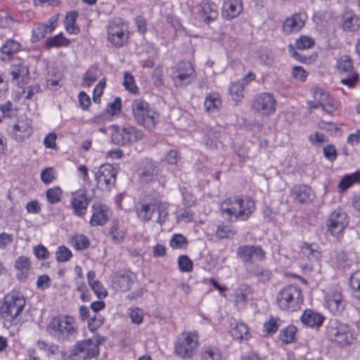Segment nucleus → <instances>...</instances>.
<instances>
[{
  "label": "nucleus",
  "instance_id": "f257e3e1",
  "mask_svg": "<svg viewBox=\"0 0 360 360\" xmlns=\"http://www.w3.org/2000/svg\"><path fill=\"white\" fill-rule=\"evenodd\" d=\"M220 210L229 221H246L254 212L255 203L247 196L230 197L221 203Z\"/></svg>",
  "mask_w": 360,
  "mask_h": 360
},
{
  "label": "nucleus",
  "instance_id": "f03ea898",
  "mask_svg": "<svg viewBox=\"0 0 360 360\" xmlns=\"http://www.w3.org/2000/svg\"><path fill=\"white\" fill-rule=\"evenodd\" d=\"M47 330L52 337L63 342L75 339L77 333L74 319L69 316L52 319Z\"/></svg>",
  "mask_w": 360,
  "mask_h": 360
},
{
  "label": "nucleus",
  "instance_id": "7ed1b4c3",
  "mask_svg": "<svg viewBox=\"0 0 360 360\" xmlns=\"http://www.w3.org/2000/svg\"><path fill=\"white\" fill-rule=\"evenodd\" d=\"M276 302L280 309L288 312L300 309L303 303V295L300 287L296 285H288L277 294Z\"/></svg>",
  "mask_w": 360,
  "mask_h": 360
},
{
  "label": "nucleus",
  "instance_id": "20e7f679",
  "mask_svg": "<svg viewBox=\"0 0 360 360\" xmlns=\"http://www.w3.org/2000/svg\"><path fill=\"white\" fill-rule=\"evenodd\" d=\"M131 110L138 124L148 130L155 127L158 114L146 101L141 99L134 100L131 104Z\"/></svg>",
  "mask_w": 360,
  "mask_h": 360
},
{
  "label": "nucleus",
  "instance_id": "39448f33",
  "mask_svg": "<svg viewBox=\"0 0 360 360\" xmlns=\"http://www.w3.org/2000/svg\"><path fill=\"white\" fill-rule=\"evenodd\" d=\"M199 345L196 332L184 331L174 342V353L182 359L192 358Z\"/></svg>",
  "mask_w": 360,
  "mask_h": 360
},
{
  "label": "nucleus",
  "instance_id": "423d86ee",
  "mask_svg": "<svg viewBox=\"0 0 360 360\" xmlns=\"http://www.w3.org/2000/svg\"><path fill=\"white\" fill-rule=\"evenodd\" d=\"M25 300L19 292L13 291L5 297L4 303L0 307L3 317L13 321L23 310Z\"/></svg>",
  "mask_w": 360,
  "mask_h": 360
},
{
  "label": "nucleus",
  "instance_id": "0eeeda50",
  "mask_svg": "<svg viewBox=\"0 0 360 360\" xmlns=\"http://www.w3.org/2000/svg\"><path fill=\"white\" fill-rule=\"evenodd\" d=\"M112 130L111 134L112 142L119 146L136 142L141 140L144 136L143 131L136 129L133 126H127L120 128L117 125L111 127Z\"/></svg>",
  "mask_w": 360,
  "mask_h": 360
},
{
  "label": "nucleus",
  "instance_id": "6e6552de",
  "mask_svg": "<svg viewBox=\"0 0 360 360\" xmlns=\"http://www.w3.org/2000/svg\"><path fill=\"white\" fill-rule=\"evenodd\" d=\"M328 334L330 340L341 347L353 344L356 340L351 328L342 323H337L335 326L330 327Z\"/></svg>",
  "mask_w": 360,
  "mask_h": 360
},
{
  "label": "nucleus",
  "instance_id": "1a4fd4ad",
  "mask_svg": "<svg viewBox=\"0 0 360 360\" xmlns=\"http://www.w3.org/2000/svg\"><path fill=\"white\" fill-rule=\"evenodd\" d=\"M99 353L98 342L92 339L78 342L72 351V356L75 360H88L97 356Z\"/></svg>",
  "mask_w": 360,
  "mask_h": 360
},
{
  "label": "nucleus",
  "instance_id": "9d476101",
  "mask_svg": "<svg viewBox=\"0 0 360 360\" xmlns=\"http://www.w3.org/2000/svg\"><path fill=\"white\" fill-rule=\"evenodd\" d=\"M108 38L115 47L122 46L128 39L127 27L120 19L111 21L108 25Z\"/></svg>",
  "mask_w": 360,
  "mask_h": 360
},
{
  "label": "nucleus",
  "instance_id": "9b49d317",
  "mask_svg": "<svg viewBox=\"0 0 360 360\" xmlns=\"http://www.w3.org/2000/svg\"><path fill=\"white\" fill-rule=\"evenodd\" d=\"M276 105V101L272 94L262 93L255 98L252 108L262 116H269L275 112Z\"/></svg>",
  "mask_w": 360,
  "mask_h": 360
},
{
  "label": "nucleus",
  "instance_id": "f8f14e48",
  "mask_svg": "<svg viewBox=\"0 0 360 360\" xmlns=\"http://www.w3.org/2000/svg\"><path fill=\"white\" fill-rule=\"evenodd\" d=\"M195 77V70L190 62L181 61L174 69L173 80L176 86L191 82Z\"/></svg>",
  "mask_w": 360,
  "mask_h": 360
},
{
  "label": "nucleus",
  "instance_id": "ddd939ff",
  "mask_svg": "<svg viewBox=\"0 0 360 360\" xmlns=\"http://www.w3.org/2000/svg\"><path fill=\"white\" fill-rule=\"evenodd\" d=\"M349 219L347 213L338 208L329 216L327 226L328 231L333 236L340 233L347 226Z\"/></svg>",
  "mask_w": 360,
  "mask_h": 360
},
{
  "label": "nucleus",
  "instance_id": "4468645a",
  "mask_svg": "<svg viewBox=\"0 0 360 360\" xmlns=\"http://www.w3.org/2000/svg\"><path fill=\"white\" fill-rule=\"evenodd\" d=\"M338 70L341 74H346V77L341 78V82L348 86H353L358 79V75L353 71L352 58L348 56H343L338 62Z\"/></svg>",
  "mask_w": 360,
  "mask_h": 360
},
{
  "label": "nucleus",
  "instance_id": "2eb2a0df",
  "mask_svg": "<svg viewBox=\"0 0 360 360\" xmlns=\"http://www.w3.org/2000/svg\"><path fill=\"white\" fill-rule=\"evenodd\" d=\"M117 171L110 164H103L95 172V178L98 184L108 188L116 181Z\"/></svg>",
  "mask_w": 360,
  "mask_h": 360
},
{
  "label": "nucleus",
  "instance_id": "dca6fc26",
  "mask_svg": "<svg viewBox=\"0 0 360 360\" xmlns=\"http://www.w3.org/2000/svg\"><path fill=\"white\" fill-rule=\"evenodd\" d=\"M307 15L304 12H298L287 18L283 23V32L287 34L300 31L305 25Z\"/></svg>",
  "mask_w": 360,
  "mask_h": 360
},
{
  "label": "nucleus",
  "instance_id": "f3484780",
  "mask_svg": "<svg viewBox=\"0 0 360 360\" xmlns=\"http://www.w3.org/2000/svg\"><path fill=\"white\" fill-rule=\"evenodd\" d=\"M32 133V122L27 117H20L13 126L11 134L18 141L29 138Z\"/></svg>",
  "mask_w": 360,
  "mask_h": 360
},
{
  "label": "nucleus",
  "instance_id": "a211bd4d",
  "mask_svg": "<svg viewBox=\"0 0 360 360\" xmlns=\"http://www.w3.org/2000/svg\"><path fill=\"white\" fill-rule=\"evenodd\" d=\"M135 278L136 276L131 271L123 269L114 274L112 281L117 289L126 292L130 290Z\"/></svg>",
  "mask_w": 360,
  "mask_h": 360
},
{
  "label": "nucleus",
  "instance_id": "6ab92c4d",
  "mask_svg": "<svg viewBox=\"0 0 360 360\" xmlns=\"http://www.w3.org/2000/svg\"><path fill=\"white\" fill-rule=\"evenodd\" d=\"M238 257L244 262H251L253 259L262 261L265 258V252L259 246L243 245L238 250Z\"/></svg>",
  "mask_w": 360,
  "mask_h": 360
},
{
  "label": "nucleus",
  "instance_id": "aec40b11",
  "mask_svg": "<svg viewBox=\"0 0 360 360\" xmlns=\"http://www.w3.org/2000/svg\"><path fill=\"white\" fill-rule=\"evenodd\" d=\"M93 214L90 220L91 226H103L104 225L110 215V210L105 205L100 203H94L92 205Z\"/></svg>",
  "mask_w": 360,
  "mask_h": 360
},
{
  "label": "nucleus",
  "instance_id": "412c9836",
  "mask_svg": "<svg viewBox=\"0 0 360 360\" xmlns=\"http://www.w3.org/2000/svg\"><path fill=\"white\" fill-rule=\"evenodd\" d=\"M253 294L252 288L247 283H241L234 290L233 297L235 305L243 307L251 299Z\"/></svg>",
  "mask_w": 360,
  "mask_h": 360
},
{
  "label": "nucleus",
  "instance_id": "4be33fe9",
  "mask_svg": "<svg viewBox=\"0 0 360 360\" xmlns=\"http://www.w3.org/2000/svg\"><path fill=\"white\" fill-rule=\"evenodd\" d=\"M325 302L327 308L333 314H340L345 309V301L339 291H333L326 295Z\"/></svg>",
  "mask_w": 360,
  "mask_h": 360
},
{
  "label": "nucleus",
  "instance_id": "5701e85b",
  "mask_svg": "<svg viewBox=\"0 0 360 360\" xmlns=\"http://www.w3.org/2000/svg\"><path fill=\"white\" fill-rule=\"evenodd\" d=\"M155 210V202L139 201L136 204L135 211L137 218L143 223L148 222Z\"/></svg>",
  "mask_w": 360,
  "mask_h": 360
},
{
  "label": "nucleus",
  "instance_id": "b1692460",
  "mask_svg": "<svg viewBox=\"0 0 360 360\" xmlns=\"http://www.w3.org/2000/svg\"><path fill=\"white\" fill-rule=\"evenodd\" d=\"M70 202L74 214L77 217H82L86 212L90 198H88L84 193H80L73 196L71 198Z\"/></svg>",
  "mask_w": 360,
  "mask_h": 360
},
{
  "label": "nucleus",
  "instance_id": "393cba45",
  "mask_svg": "<svg viewBox=\"0 0 360 360\" xmlns=\"http://www.w3.org/2000/svg\"><path fill=\"white\" fill-rule=\"evenodd\" d=\"M243 10L241 0H228L224 3L222 15L226 19L237 17Z\"/></svg>",
  "mask_w": 360,
  "mask_h": 360
},
{
  "label": "nucleus",
  "instance_id": "a878e982",
  "mask_svg": "<svg viewBox=\"0 0 360 360\" xmlns=\"http://www.w3.org/2000/svg\"><path fill=\"white\" fill-rule=\"evenodd\" d=\"M9 73L12 76V81L27 83L29 79L30 70L28 67L22 63L13 64L11 66Z\"/></svg>",
  "mask_w": 360,
  "mask_h": 360
},
{
  "label": "nucleus",
  "instance_id": "bb28decb",
  "mask_svg": "<svg viewBox=\"0 0 360 360\" xmlns=\"http://www.w3.org/2000/svg\"><path fill=\"white\" fill-rule=\"evenodd\" d=\"M323 320L324 317L321 314L311 309L305 310L301 316L302 323L311 328L319 327Z\"/></svg>",
  "mask_w": 360,
  "mask_h": 360
},
{
  "label": "nucleus",
  "instance_id": "cd10ccee",
  "mask_svg": "<svg viewBox=\"0 0 360 360\" xmlns=\"http://www.w3.org/2000/svg\"><path fill=\"white\" fill-rule=\"evenodd\" d=\"M342 27L344 31L355 32L360 30V18L352 11H347L342 15Z\"/></svg>",
  "mask_w": 360,
  "mask_h": 360
},
{
  "label": "nucleus",
  "instance_id": "c85d7f7f",
  "mask_svg": "<svg viewBox=\"0 0 360 360\" xmlns=\"http://www.w3.org/2000/svg\"><path fill=\"white\" fill-rule=\"evenodd\" d=\"M159 174V169L158 166L151 161H146L139 171L140 178L146 181L150 182L157 179Z\"/></svg>",
  "mask_w": 360,
  "mask_h": 360
},
{
  "label": "nucleus",
  "instance_id": "c756f323",
  "mask_svg": "<svg viewBox=\"0 0 360 360\" xmlns=\"http://www.w3.org/2000/svg\"><path fill=\"white\" fill-rule=\"evenodd\" d=\"M202 17L206 22L215 20L218 16L217 6L209 0H203L200 4Z\"/></svg>",
  "mask_w": 360,
  "mask_h": 360
},
{
  "label": "nucleus",
  "instance_id": "7c9ffc66",
  "mask_svg": "<svg viewBox=\"0 0 360 360\" xmlns=\"http://www.w3.org/2000/svg\"><path fill=\"white\" fill-rule=\"evenodd\" d=\"M295 199L300 202H306L311 198V188L306 185L295 186L292 189Z\"/></svg>",
  "mask_w": 360,
  "mask_h": 360
},
{
  "label": "nucleus",
  "instance_id": "2f4dec72",
  "mask_svg": "<svg viewBox=\"0 0 360 360\" xmlns=\"http://www.w3.org/2000/svg\"><path fill=\"white\" fill-rule=\"evenodd\" d=\"M230 333L233 339L239 341L248 340L250 338L249 329L243 323H236Z\"/></svg>",
  "mask_w": 360,
  "mask_h": 360
},
{
  "label": "nucleus",
  "instance_id": "473e14b6",
  "mask_svg": "<svg viewBox=\"0 0 360 360\" xmlns=\"http://www.w3.org/2000/svg\"><path fill=\"white\" fill-rule=\"evenodd\" d=\"M301 252L310 261L316 262L321 257V252L315 243H304L301 246Z\"/></svg>",
  "mask_w": 360,
  "mask_h": 360
},
{
  "label": "nucleus",
  "instance_id": "72a5a7b5",
  "mask_svg": "<svg viewBox=\"0 0 360 360\" xmlns=\"http://www.w3.org/2000/svg\"><path fill=\"white\" fill-rule=\"evenodd\" d=\"M249 274L255 276L260 282H267L271 278V271L262 266H254L249 270Z\"/></svg>",
  "mask_w": 360,
  "mask_h": 360
},
{
  "label": "nucleus",
  "instance_id": "f704fd0d",
  "mask_svg": "<svg viewBox=\"0 0 360 360\" xmlns=\"http://www.w3.org/2000/svg\"><path fill=\"white\" fill-rule=\"evenodd\" d=\"M20 49V45L15 40H8L2 46L1 52L6 56L1 58L2 60H9L11 56L17 53Z\"/></svg>",
  "mask_w": 360,
  "mask_h": 360
},
{
  "label": "nucleus",
  "instance_id": "c9c22d12",
  "mask_svg": "<svg viewBox=\"0 0 360 360\" xmlns=\"http://www.w3.org/2000/svg\"><path fill=\"white\" fill-rule=\"evenodd\" d=\"M77 15V11L69 12L66 14L64 23L66 31L70 34H77L79 32V28L76 25Z\"/></svg>",
  "mask_w": 360,
  "mask_h": 360
},
{
  "label": "nucleus",
  "instance_id": "e433bc0d",
  "mask_svg": "<svg viewBox=\"0 0 360 360\" xmlns=\"http://www.w3.org/2000/svg\"><path fill=\"white\" fill-rule=\"evenodd\" d=\"M100 75L101 71L97 67H91L83 77L82 85L86 87H90L98 79Z\"/></svg>",
  "mask_w": 360,
  "mask_h": 360
},
{
  "label": "nucleus",
  "instance_id": "4c0bfd02",
  "mask_svg": "<svg viewBox=\"0 0 360 360\" xmlns=\"http://www.w3.org/2000/svg\"><path fill=\"white\" fill-rule=\"evenodd\" d=\"M360 181V172H356L353 174L345 175L338 184L340 191H345L354 183Z\"/></svg>",
  "mask_w": 360,
  "mask_h": 360
},
{
  "label": "nucleus",
  "instance_id": "58836bf2",
  "mask_svg": "<svg viewBox=\"0 0 360 360\" xmlns=\"http://www.w3.org/2000/svg\"><path fill=\"white\" fill-rule=\"evenodd\" d=\"M53 31V26L46 24H37L32 30V41H37Z\"/></svg>",
  "mask_w": 360,
  "mask_h": 360
},
{
  "label": "nucleus",
  "instance_id": "ea45409f",
  "mask_svg": "<svg viewBox=\"0 0 360 360\" xmlns=\"http://www.w3.org/2000/svg\"><path fill=\"white\" fill-rule=\"evenodd\" d=\"M200 356L202 360H221V354L215 347H204L200 352Z\"/></svg>",
  "mask_w": 360,
  "mask_h": 360
},
{
  "label": "nucleus",
  "instance_id": "a19ab883",
  "mask_svg": "<svg viewBox=\"0 0 360 360\" xmlns=\"http://www.w3.org/2000/svg\"><path fill=\"white\" fill-rule=\"evenodd\" d=\"M169 204L166 202H155V210L158 212V219L156 222L162 225L168 217Z\"/></svg>",
  "mask_w": 360,
  "mask_h": 360
},
{
  "label": "nucleus",
  "instance_id": "79ce46f5",
  "mask_svg": "<svg viewBox=\"0 0 360 360\" xmlns=\"http://www.w3.org/2000/svg\"><path fill=\"white\" fill-rule=\"evenodd\" d=\"M221 101L217 94H211L206 96L205 100V108L207 112H212L221 105Z\"/></svg>",
  "mask_w": 360,
  "mask_h": 360
},
{
  "label": "nucleus",
  "instance_id": "37998d69",
  "mask_svg": "<svg viewBox=\"0 0 360 360\" xmlns=\"http://www.w3.org/2000/svg\"><path fill=\"white\" fill-rule=\"evenodd\" d=\"M297 328L295 326L290 325L281 330L279 338L285 344H289L294 341Z\"/></svg>",
  "mask_w": 360,
  "mask_h": 360
},
{
  "label": "nucleus",
  "instance_id": "c03bdc74",
  "mask_svg": "<svg viewBox=\"0 0 360 360\" xmlns=\"http://www.w3.org/2000/svg\"><path fill=\"white\" fill-rule=\"evenodd\" d=\"M70 41L65 38L62 33L47 39L46 46L47 48L68 46Z\"/></svg>",
  "mask_w": 360,
  "mask_h": 360
},
{
  "label": "nucleus",
  "instance_id": "a18cd8bd",
  "mask_svg": "<svg viewBox=\"0 0 360 360\" xmlns=\"http://www.w3.org/2000/svg\"><path fill=\"white\" fill-rule=\"evenodd\" d=\"M245 83L237 81L231 84L229 88V93L233 101H240L243 97V89Z\"/></svg>",
  "mask_w": 360,
  "mask_h": 360
},
{
  "label": "nucleus",
  "instance_id": "49530a36",
  "mask_svg": "<svg viewBox=\"0 0 360 360\" xmlns=\"http://www.w3.org/2000/svg\"><path fill=\"white\" fill-rule=\"evenodd\" d=\"M349 286L353 290L354 297L360 300V271H356L351 275Z\"/></svg>",
  "mask_w": 360,
  "mask_h": 360
},
{
  "label": "nucleus",
  "instance_id": "de8ad7c7",
  "mask_svg": "<svg viewBox=\"0 0 360 360\" xmlns=\"http://www.w3.org/2000/svg\"><path fill=\"white\" fill-rule=\"evenodd\" d=\"M71 243L77 250H84L89 248V240L84 235H77L72 237Z\"/></svg>",
  "mask_w": 360,
  "mask_h": 360
},
{
  "label": "nucleus",
  "instance_id": "09e8293b",
  "mask_svg": "<svg viewBox=\"0 0 360 360\" xmlns=\"http://www.w3.org/2000/svg\"><path fill=\"white\" fill-rule=\"evenodd\" d=\"M220 138V132L217 131H210L207 135L205 140V146L209 149H215L218 146V143H220L219 141Z\"/></svg>",
  "mask_w": 360,
  "mask_h": 360
},
{
  "label": "nucleus",
  "instance_id": "8fccbe9b",
  "mask_svg": "<svg viewBox=\"0 0 360 360\" xmlns=\"http://www.w3.org/2000/svg\"><path fill=\"white\" fill-rule=\"evenodd\" d=\"M72 257V252L65 246H60L56 252V260L58 262H65Z\"/></svg>",
  "mask_w": 360,
  "mask_h": 360
},
{
  "label": "nucleus",
  "instance_id": "3c124183",
  "mask_svg": "<svg viewBox=\"0 0 360 360\" xmlns=\"http://www.w3.org/2000/svg\"><path fill=\"white\" fill-rule=\"evenodd\" d=\"M62 191L59 187H54L46 191V198L49 202L56 204L60 201Z\"/></svg>",
  "mask_w": 360,
  "mask_h": 360
},
{
  "label": "nucleus",
  "instance_id": "603ef678",
  "mask_svg": "<svg viewBox=\"0 0 360 360\" xmlns=\"http://www.w3.org/2000/svg\"><path fill=\"white\" fill-rule=\"evenodd\" d=\"M15 267L22 274L27 275L30 268V259L25 256L19 257L15 261Z\"/></svg>",
  "mask_w": 360,
  "mask_h": 360
},
{
  "label": "nucleus",
  "instance_id": "864d4df0",
  "mask_svg": "<svg viewBox=\"0 0 360 360\" xmlns=\"http://www.w3.org/2000/svg\"><path fill=\"white\" fill-rule=\"evenodd\" d=\"M314 39L307 36H302L295 41V46L300 50L310 49L314 46Z\"/></svg>",
  "mask_w": 360,
  "mask_h": 360
},
{
  "label": "nucleus",
  "instance_id": "5fc2aeb1",
  "mask_svg": "<svg viewBox=\"0 0 360 360\" xmlns=\"http://www.w3.org/2000/svg\"><path fill=\"white\" fill-rule=\"evenodd\" d=\"M178 265L181 272H190L193 270V262L186 255L178 258Z\"/></svg>",
  "mask_w": 360,
  "mask_h": 360
},
{
  "label": "nucleus",
  "instance_id": "6e6d98bb",
  "mask_svg": "<svg viewBox=\"0 0 360 360\" xmlns=\"http://www.w3.org/2000/svg\"><path fill=\"white\" fill-rule=\"evenodd\" d=\"M311 93L313 96L314 100L319 103V105H321L326 101V99L329 95L327 91L319 87H313L311 89Z\"/></svg>",
  "mask_w": 360,
  "mask_h": 360
},
{
  "label": "nucleus",
  "instance_id": "4d7b16f0",
  "mask_svg": "<svg viewBox=\"0 0 360 360\" xmlns=\"http://www.w3.org/2000/svg\"><path fill=\"white\" fill-rule=\"evenodd\" d=\"M234 234L235 231L233 230L231 226L221 225L217 228L215 236L219 239H224L229 238Z\"/></svg>",
  "mask_w": 360,
  "mask_h": 360
},
{
  "label": "nucleus",
  "instance_id": "13d9d810",
  "mask_svg": "<svg viewBox=\"0 0 360 360\" xmlns=\"http://www.w3.org/2000/svg\"><path fill=\"white\" fill-rule=\"evenodd\" d=\"M110 234L112 238L115 241H122L124 239V233L119 230V222L117 220H113L110 229Z\"/></svg>",
  "mask_w": 360,
  "mask_h": 360
},
{
  "label": "nucleus",
  "instance_id": "bf43d9fd",
  "mask_svg": "<svg viewBox=\"0 0 360 360\" xmlns=\"http://www.w3.org/2000/svg\"><path fill=\"white\" fill-rule=\"evenodd\" d=\"M121 103L122 101L120 98L117 97L113 102L109 103L106 112H105L108 114L109 117L119 113L121 110Z\"/></svg>",
  "mask_w": 360,
  "mask_h": 360
},
{
  "label": "nucleus",
  "instance_id": "052dcab7",
  "mask_svg": "<svg viewBox=\"0 0 360 360\" xmlns=\"http://www.w3.org/2000/svg\"><path fill=\"white\" fill-rule=\"evenodd\" d=\"M278 321H280L278 319L271 317L264 324V331L269 335L275 333L279 328Z\"/></svg>",
  "mask_w": 360,
  "mask_h": 360
},
{
  "label": "nucleus",
  "instance_id": "680f3d73",
  "mask_svg": "<svg viewBox=\"0 0 360 360\" xmlns=\"http://www.w3.org/2000/svg\"><path fill=\"white\" fill-rule=\"evenodd\" d=\"M90 287L99 299L104 298L108 295L107 290L103 286L100 281L91 283Z\"/></svg>",
  "mask_w": 360,
  "mask_h": 360
},
{
  "label": "nucleus",
  "instance_id": "e2e57ef3",
  "mask_svg": "<svg viewBox=\"0 0 360 360\" xmlns=\"http://www.w3.org/2000/svg\"><path fill=\"white\" fill-rule=\"evenodd\" d=\"M186 243V237L181 234H174L170 240V245L173 248H182Z\"/></svg>",
  "mask_w": 360,
  "mask_h": 360
},
{
  "label": "nucleus",
  "instance_id": "0e129e2a",
  "mask_svg": "<svg viewBox=\"0 0 360 360\" xmlns=\"http://www.w3.org/2000/svg\"><path fill=\"white\" fill-rule=\"evenodd\" d=\"M123 85L127 90L131 93H134L137 89L133 76L128 72H126L124 75Z\"/></svg>",
  "mask_w": 360,
  "mask_h": 360
},
{
  "label": "nucleus",
  "instance_id": "69168bd1",
  "mask_svg": "<svg viewBox=\"0 0 360 360\" xmlns=\"http://www.w3.org/2000/svg\"><path fill=\"white\" fill-rule=\"evenodd\" d=\"M163 74L160 68H155L152 76V82L154 86L160 87L164 86V81L162 79Z\"/></svg>",
  "mask_w": 360,
  "mask_h": 360
},
{
  "label": "nucleus",
  "instance_id": "338daca9",
  "mask_svg": "<svg viewBox=\"0 0 360 360\" xmlns=\"http://www.w3.org/2000/svg\"><path fill=\"white\" fill-rule=\"evenodd\" d=\"M41 179L46 184L52 182L56 179L53 169L52 167H48L42 170L41 173Z\"/></svg>",
  "mask_w": 360,
  "mask_h": 360
},
{
  "label": "nucleus",
  "instance_id": "774afa93",
  "mask_svg": "<svg viewBox=\"0 0 360 360\" xmlns=\"http://www.w3.org/2000/svg\"><path fill=\"white\" fill-rule=\"evenodd\" d=\"M326 101L321 105L322 109L327 113H333L337 109V103L335 100L330 97V95L326 98Z\"/></svg>",
  "mask_w": 360,
  "mask_h": 360
}]
</instances>
